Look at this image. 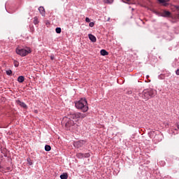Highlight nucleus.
<instances>
[{
    "label": "nucleus",
    "instance_id": "nucleus-1",
    "mask_svg": "<svg viewBox=\"0 0 179 179\" xmlns=\"http://www.w3.org/2000/svg\"><path fill=\"white\" fill-rule=\"evenodd\" d=\"M87 114L82 113L80 112L70 113L67 117H64L62 121V125L65 127L66 129L69 131L73 129L78 124L76 123L79 120H83L86 118Z\"/></svg>",
    "mask_w": 179,
    "mask_h": 179
},
{
    "label": "nucleus",
    "instance_id": "nucleus-2",
    "mask_svg": "<svg viewBox=\"0 0 179 179\" xmlns=\"http://www.w3.org/2000/svg\"><path fill=\"white\" fill-rule=\"evenodd\" d=\"M76 108H78V110H81L83 113H87L89 110V106L87 105L86 99L82 98L80 100L76 102Z\"/></svg>",
    "mask_w": 179,
    "mask_h": 179
},
{
    "label": "nucleus",
    "instance_id": "nucleus-3",
    "mask_svg": "<svg viewBox=\"0 0 179 179\" xmlns=\"http://www.w3.org/2000/svg\"><path fill=\"white\" fill-rule=\"evenodd\" d=\"M156 93V90H144L141 93L139 94L140 97L148 101L150 97H155V94Z\"/></svg>",
    "mask_w": 179,
    "mask_h": 179
},
{
    "label": "nucleus",
    "instance_id": "nucleus-4",
    "mask_svg": "<svg viewBox=\"0 0 179 179\" xmlns=\"http://www.w3.org/2000/svg\"><path fill=\"white\" fill-rule=\"evenodd\" d=\"M15 52L21 57H26V55L31 52V50H30V48H27L26 49H19V48H17Z\"/></svg>",
    "mask_w": 179,
    "mask_h": 179
},
{
    "label": "nucleus",
    "instance_id": "nucleus-5",
    "mask_svg": "<svg viewBox=\"0 0 179 179\" xmlns=\"http://www.w3.org/2000/svg\"><path fill=\"white\" fill-rule=\"evenodd\" d=\"M85 143H86L85 141L80 140V141L74 142L73 146L77 149H79V148H82Z\"/></svg>",
    "mask_w": 179,
    "mask_h": 179
},
{
    "label": "nucleus",
    "instance_id": "nucleus-6",
    "mask_svg": "<svg viewBox=\"0 0 179 179\" xmlns=\"http://www.w3.org/2000/svg\"><path fill=\"white\" fill-rule=\"evenodd\" d=\"M16 103L18 106H20V107H22V108H27V105H26L24 102L20 101V100H17Z\"/></svg>",
    "mask_w": 179,
    "mask_h": 179
},
{
    "label": "nucleus",
    "instance_id": "nucleus-7",
    "mask_svg": "<svg viewBox=\"0 0 179 179\" xmlns=\"http://www.w3.org/2000/svg\"><path fill=\"white\" fill-rule=\"evenodd\" d=\"M159 3H163V6H169V3L170 2V0H157Z\"/></svg>",
    "mask_w": 179,
    "mask_h": 179
},
{
    "label": "nucleus",
    "instance_id": "nucleus-8",
    "mask_svg": "<svg viewBox=\"0 0 179 179\" xmlns=\"http://www.w3.org/2000/svg\"><path fill=\"white\" fill-rule=\"evenodd\" d=\"M170 15H171V13L167 10H164V12L162 13L161 16H162L163 17H169Z\"/></svg>",
    "mask_w": 179,
    "mask_h": 179
},
{
    "label": "nucleus",
    "instance_id": "nucleus-9",
    "mask_svg": "<svg viewBox=\"0 0 179 179\" xmlns=\"http://www.w3.org/2000/svg\"><path fill=\"white\" fill-rule=\"evenodd\" d=\"M88 37L90 38V40L92 42V43H96V41H97V39L96 38V36H94L93 34H88Z\"/></svg>",
    "mask_w": 179,
    "mask_h": 179
},
{
    "label": "nucleus",
    "instance_id": "nucleus-10",
    "mask_svg": "<svg viewBox=\"0 0 179 179\" xmlns=\"http://www.w3.org/2000/svg\"><path fill=\"white\" fill-rule=\"evenodd\" d=\"M38 10H39L41 15H42V16H45V9L44 8L43 6H40L38 8Z\"/></svg>",
    "mask_w": 179,
    "mask_h": 179
},
{
    "label": "nucleus",
    "instance_id": "nucleus-11",
    "mask_svg": "<svg viewBox=\"0 0 179 179\" xmlns=\"http://www.w3.org/2000/svg\"><path fill=\"white\" fill-rule=\"evenodd\" d=\"M17 81L20 83H23V82H24V77L23 76H20L17 78Z\"/></svg>",
    "mask_w": 179,
    "mask_h": 179
},
{
    "label": "nucleus",
    "instance_id": "nucleus-12",
    "mask_svg": "<svg viewBox=\"0 0 179 179\" xmlns=\"http://www.w3.org/2000/svg\"><path fill=\"white\" fill-rule=\"evenodd\" d=\"M100 52H101V55H103V56L108 55V52H107L104 49L101 50Z\"/></svg>",
    "mask_w": 179,
    "mask_h": 179
},
{
    "label": "nucleus",
    "instance_id": "nucleus-13",
    "mask_svg": "<svg viewBox=\"0 0 179 179\" xmlns=\"http://www.w3.org/2000/svg\"><path fill=\"white\" fill-rule=\"evenodd\" d=\"M61 179H68V173H64L60 176Z\"/></svg>",
    "mask_w": 179,
    "mask_h": 179
},
{
    "label": "nucleus",
    "instance_id": "nucleus-14",
    "mask_svg": "<svg viewBox=\"0 0 179 179\" xmlns=\"http://www.w3.org/2000/svg\"><path fill=\"white\" fill-rule=\"evenodd\" d=\"M78 159H83L84 158V155L83 153L79 152L76 155Z\"/></svg>",
    "mask_w": 179,
    "mask_h": 179
},
{
    "label": "nucleus",
    "instance_id": "nucleus-15",
    "mask_svg": "<svg viewBox=\"0 0 179 179\" xmlns=\"http://www.w3.org/2000/svg\"><path fill=\"white\" fill-rule=\"evenodd\" d=\"M55 31L57 33V34H61L62 29L60 27H57L56 28Z\"/></svg>",
    "mask_w": 179,
    "mask_h": 179
},
{
    "label": "nucleus",
    "instance_id": "nucleus-16",
    "mask_svg": "<svg viewBox=\"0 0 179 179\" xmlns=\"http://www.w3.org/2000/svg\"><path fill=\"white\" fill-rule=\"evenodd\" d=\"M50 150H51V146H50L49 145H45V151L50 152Z\"/></svg>",
    "mask_w": 179,
    "mask_h": 179
},
{
    "label": "nucleus",
    "instance_id": "nucleus-17",
    "mask_svg": "<svg viewBox=\"0 0 179 179\" xmlns=\"http://www.w3.org/2000/svg\"><path fill=\"white\" fill-rule=\"evenodd\" d=\"M14 66H15V68H17V66H19V62L14 60Z\"/></svg>",
    "mask_w": 179,
    "mask_h": 179
},
{
    "label": "nucleus",
    "instance_id": "nucleus-18",
    "mask_svg": "<svg viewBox=\"0 0 179 179\" xmlns=\"http://www.w3.org/2000/svg\"><path fill=\"white\" fill-rule=\"evenodd\" d=\"M124 3H127L128 5H131V0H122Z\"/></svg>",
    "mask_w": 179,
    "mask_h": 179
},
{
    "label": "nucleus",
    "instance_id": "nucleus-19",
    "mask_svg": "<svg viewBox=\"0 0 179 179\" xmlns=\"http://www.w3.org/2000/svg\"><path fill=\"white\" fill-rule=\"evenodd\" d=\"M105 3H113L114 0H104Z\"/></svg>",
    "mask_w": 179,
    "mask_h": 179
},
{
    "label": "nucleus",
    "instance_id": "nucleus-20",
    "mask_svg": "<svg viewBox=\"0 0 179 179\" xmlns=\"http://www.w3.org/2000/svg\"><path fill=\"white\" fill-rule=\"evenodd\" d=\"M6 75H8L9 76H10V75H12V70H8L6 71Z\"/></svg>",
    "mask_w": 179,
    "mask_h": 179
},
{
    "label": "nucleus",
    "instance_id": "nucleus-21",
    "mask_svg": "<svg viewBox=\"0 0 179 179\" xmlns=\"http://www.w3.org/2000/svg\"><path fill=\"white\" fill-rule=\"evenodd\" d=\"M34 24H38V20H37V17H35L34 20Z\"/></svg>",
    "mask_w": 179,
    "mask_h": 179
},
{
    "label": "nucleus",
    "instance_id": "nucleus-22",
    "mask_svg": "<svg viewBox=\"0 0 179 179\" xmlns=\"http://www.w3.org/2000/svg\"><path fill=\"white\" fill-rule=\"evenodd\" d=\"M27 163L29 166H31L33 164V162H31V159H27Z\"/></svg>",
    "mask_w": 179,
    "mask_h": 179
},
{
    "label": "nucleus",
    "instance_id": "nucleus-23",
    "mask_svg": "<svg viewBox=\"0 0 179 179\" xmlns=\"http://www.w3.org/2000/svg\"><path fill=\"white\" fill-rule=\"evenodd\" d=\"M83 156H84V157H89L90 156V153H89V152L85 153V154H83Z\"/></svg>",
    "mask_w": 179,
    "mask_h": 179
},
{
    "label": "nucleus",
    "instance_id": "nucleus-24",
    "mask_svg": "<svg viewBox=\"0 0 179 179\" xmlns=\"http://www.w3.org/2000/svg\"><path fill=\"white\" fill-rule=\"evenodd\" d=\"M85 22H87V23H90V19L89 17H86Z\"/></svg>",
    "mask_w": 179,
    "mask_h": 179
},
{
    "label": "nucleus",
    "instance_id": "nucleus-25",
    "mask_svg": "<svg viewBox=\"0 0 179 179\" xmlns=\"http://www.w3.org/2000/svg\"><path fill=\"white\" fill-rule=\"evenodd\" d=\"M89 26L90 27H93L94 26V22H90Z\"/></svg>",
    "mask_w": 179,
    "mask_h": 179
},
{
    "label": "nucleus",
    "instance_id": "nucleus-26",
    "mask_svg": "<svg viewBox=\"0 0 179 179\" xmlns=\"http://www.w3.org/2000/svg\"><path fill=\"white\" fill-rule=\"evenodd\" d=\"M176 75H179V69H177L176 71Z\"/></svg>",
    "mask_w": 179,
    "mask_h": 179
},
{
    "label": "nucleus",
    "instance_id": "nucleus-27",
    "mask_svg": "<svg viewBox=\"0 0 179 179\" xmlns=\"http://www.w3.org/2000/svg\"><path fill=\"white\" fill-rule=\"evenodd\" d=\"M50 59H51L52 61L54 60V56L51 55V56H50Z\"/></svg>",
    "mask_w": 179,
    "mask_h": 179
},
{
    "label": "nucleus",
    "instance_id": "nucleus-28",
    "mask_svg": "<svg viewBox=\"0 0 179 179\" xmlns=\"http://www.w3.org/2000/svg\"><path fill=\"white\" fill-rule=\"evenodd\" d=\"M178 127H179V125H178Z\"/></svg>",
    "mask_w": 179,
    "mask_h": 179
}]
</instances>
